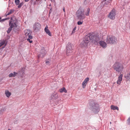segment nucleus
I'll return each instance as SVG.
<instances>
[{"label": "nucleus", "instance_id": "nucleus-1", "mask_svg": "<svg viewBox=\"0 0 130 130\" xmlns=\"http://www.w3.org/2000/svg\"><path fill=\"white\" fill-rule=\"evenodd\" d=\"M84 10L81 8H79L77 11L76 15L78 19L80 20H83L85 18Z\"/></svg>", "mask_w": 130, "mask_h": 130}, {"label": "nucleus", "instance_id": "nucleus-2", "mask_svg": "<svg viewBox=\"0 0 130 130\" xmlns=\"http://www.w3.org/2000/svg\"><path fill=\"white\" fill-rule=\"evenodd\" d=\"M17 24L18 21L17 20L15 19L13 20L12 17L11 18L9 21V25L12 27L15 31L18 30L19 29L18 27Z\"/></svg>", "mask_w": 130, "mask_h": 130}, {"label": "nucleus", "instance_id": "nucleus-3", "mask_svg": "<svg viewBox=\"0 0 130 130\" xmlns=\"http://www.w3.org/2000/svg\"><path fill=\"white\" fill-rule=\"evenodd\" d=\"M113 68L116 71L120 72L123 70V67L122 64L119 62H116L113 65Z\"/></svg>", "mask_w": 130, "mask_h": 130}, {"label": "nucleus", "instance_id": "nucleus-4", "mask_svg": "<svg viewBox=\"0 0 130 130\" xmlns=\"http://www.w3.org/2000/svg\"><path fill=\"white\" fill-rule=\"evenodd\" d=\"M24 33L25 36V38L27 39V40L30 43H31L32 41L30 40L32 38V37L31 36V32L29 30H26L24 31Z\"/></svg>", "mask_w": 130, "mask_h": 130}, {"label": "nucleus", "instance_id": "nucleus-5", "mask_svg": "<svg viewBox=\"0 0 130 130\" xmlns=\"http://www.w3.org/2000/svg\"><path fill=\"white\" fill-rule=\"evenodd\" d=\"M91 36H87L85 37V38L81 43V46L82 47H86L87 46L88 43L90 40V38L91 37Z\"/></svg>", "mask_w": 130, "mask_h": 130}, {"label": "nucleus", "instance_id": "nucleus-6", "mask_svg": "<svg viewBox=\"0 0 130 130\" xmlns=\"http://www.w3.org/2000/svg\"><path fill=\"white\" fill-rule=\"evenodd\" d=\"M66 54L68 55H70L72 54L73 52V49L72 48V45L70 43H68L66 47Z\"/></svg>", "mask_w": 130, "mask_h": 130}, {"label": "nucleus", "instance_id": "nucleus-7", "mask_svg": "<svg viewBox=\"0 0 130 130\" xmlns=\"http://www.w3.org/2000/svg\"><path fill=\"white\" fill-rule=\"evenodd\" d=\"M90 108L95 113H97L99 111V109L98 105L93 103L92 105H90Z\"/></svg>", "mask_w": 130, "mask_h": 130}, {"label": "nucleus", "instance_id": "nucleus-8", "mask_svg": "<svg viewBox=\"0 0 130 130\" xmlns=\"http://www.w3.org/2000/svg\"><path fill=\"white\" fill-rule=\"evenodd\" d=\"M116 38L113 36H111V37H108L107 38L106 41L108 43L111 44L116 42Z\"/></svg>", "mask_w": 130, "mask_h": 130}, {"label": "nucleus", "instance_id": "nucleus-9", "mask_svg": "<svg viewBox=\"0 0 130 130\" xmlns=\"http://www.w3.org/2000/svg\"><path fill=\"white\" fill-rule=\"evenodd\" d=\"M116 11L115 9H113L109 13L108 17L110 19L114 20L115 18Z\"/></svg>", "mask_w": 130, "mask_h": 130}, {"label": "nucleus", "instance_id": "nucleus-10", "mask_svg": "<svg viewBox=\"0 0 130 130\" xmlns=\"http://www.w3.org/2000/svg\"><path fill=\"white\" fill-rule=\"evenodd\" d=\"M41 24L39 23H35L33 26V30L35 32H37L39 31L41 29Z\"/></svg>", "mask_w": 130, "mask_h": 130}, {"label": "nucleus", "instance_id": "nucleus-11", "mask_svg": "<svg viewBox=\"0 0 130 130\" xmlns=\"http://www.w3.org/2000/svg\"><path fill=\"white\" fill-rule=\"evenodd\" d=\"M111 0H101V6L102 7L106 6L111 2Z\"/></svg>", "mask_w": 130, "mask_h": 130}, {"label": "nucleus", "instance_id": "nucleus-12", "mask_svg": "<svg viewBox=\"0 0 130 130\" xmlns=\"http://www.w3.org/2000/svg\"><path fill=\"white\" fill-rule=\"evenodd\" d=\"M89 36H91V37L90 38V40L92 41H95L97 42L100 40V38L99 37L96 35H94L93 36L92 35H90Z\"/></svg>", "mask_w": 130, "mask_h": 130}, {"label": "nucleus", "instance_id": "nucleus-13", "mask_svg": "<svg viewBox=\"0 0 130 130\" xmlns=\"http://www.w3.org/2000/svg\"><path fill=\"white\" fill-rule=\"evenodd\" d=\"M46 51L43 48V50L41 51L40 54L38 55V58H39L40 57H43L46 54Z\"/></svg>", "mask_w": 130, "mask_h": 130}, {"label": "nucleus", "instance_id": "nucleus-14", "mask_svg": "<svg viewBox=\"0 0 130 130\" xmlns=\"http://www.w3.org/2000/svg\"><path fill=\"white\" fill-rule=\"evenodd\" d=\"M51 97L52 99L54 101L56 100L58 98V94L57 92H54L52 95Z\"/></svg>", "mask_w": 130, "mask_h": 130}, {"label": "nucleus", "instance_id": "nucleus-15", "mask_svg": "<svg viewBox=\"0 0 130 130\" xmlns=\"http://www.w3.org/2000/svg\"><path fill=\"white\" fill-rule=\"evenodd\" d=\"M89 80V79L88 77H87L86 78L82 84L83 87L84 88L86 86L87 83L88 82Z\"/></svg>", "mask_w": 130, "mask_h": 130}, {"label": "nucleus", "instance_id": "nucleus-16", "mask_svg": "<svg viewBox=\"0 0 130 130\" xmlns=\"http://www.w3.org/2000/svg\"><path fill=\"white\" fill-rule=\"evenodd\" d=\"M123 75L121 74L118 77V80H117V83L118 84L120 85L121 83V82L122 80Z\"/></svg>", "mask_w": 130, "mask_h": 130}, {"label": "nucleus", "instance_id": "nucleus-17", "mask_svg": "<svg viewBox=\"0 0 130 130\" xmlns=\"http://www.w3.org/2000/svg\"><path fill=\"white\" fill-rule=\"evenodd\" d=\"M48 28L47 26H46L44 29V31L48 35L50 36H52L51 33L50 31L48 29Z\"/></svg>", "mask_w": 130, "mask_h": 130}, {"label": "nucleus", "instance_id": "nucleus-18", "mask_svg": "<svg viewBox=\"0 0 130 130\" xmlns=\"http://www.w3.org/2000/svg\"><path fill=\"white\" fill-rule=\"evenodd\" d=\"M100 45L103 48H105L106 46V44L103 41H101L99 43Z\"/></svg>", "mask_w": 130, "mask_h": 130}, {"label": "nucleus", "instance_id": "nucleus-19", "mask_svg": "<svg viewBox=\"0 0 130 130\" xmlns=\"http://www.w3.org/2000/svg\"><path fill=\"white\" fill-rule=\"evenodd\" d=\"M59 92L60 93H63V92H64L65 93H67V91L66 89L64 87H63L62 88L60 89H59Z\"/></svg>", "mask_w": 130, "mask_h": 130}, {"label": "nucleus", "instance_id": "nucleus-20", "mask_svg": "<svg viewBox=\"0 0 130 130\" xmlns=\"http://www.w3.org/2000/svg\"><path fill=\"white\" fill-rule=\"evenodd\" d=\"M5 93L6 96L7 97H9L11 95V93L9 92L8 90H6L5 92Z\"/></svg>", "mask_w": 130, "mask_h": 130}, {"label": "nucleus", "instance_id": "nucleus-21", "mask_svg": "<svg viewBox=\"0 0 130 130\" xmlns=\"http://www.w3.org/2000/svg\"><path fill=\"white\" fill-rule=\"evenodd\" d=\"M110 108L111 109L113 110H119V108L118 107L114 105H111L110 106Z\"/></svg>", "mask_w": 130, "mask_h": 130}, {"label": "nucleus", "instance_id": "nucleus-22", "mask_svg": "<svg viewBox=\"0 0 130 130\" xmlns=\"http://www.w3.org/2000/svg\"><path fill=\"white\" fill-rule=\"evenodd\" d=\"M125 77L128 80L130 81V73H128Z\"/></svg>", "mask_w": 130, "mask_h": 130}, {"label": "nucleus", "instance_id": "nucleus-23", "mask_svg": "<svg viewBox=\"0 0 130 130\" xmlns=\"http://www.w3.org/2000/svg\"><path fill=\"white\" fill-rule=\"evenodd\" d=\"M14 11V9L10 10V11L7 14H6V16H7L8 15L12 13Z\"/></svg>", "mask_w": 130, "mask_h": 130}, {"label": "nucleus", "instance_id": "nucleus-24", "mask_svg": "<svg viewBox=\"0 0 130 130\" xmlns=\"http://www.w3.org/2000/svg\"><path fill=\"white\" fill-rule=\"evenodd\" d=\"M90 11V9L89 8H88L87 9L86 12L85 13V14L86 16H88L89 15V13Z\"/></svg>", "mask_w": 130, "mask_h": 130}, {"label": "nucleus", "instance_id": "nucleus-25", "mask_svg": "<svg viewBox=\"0 0 130 130\" xmlns=\"http://www.w3.org/2000/svg\"><path fill=\"white\" fill-rule=\"evenodd\" d=\"M9 27L8 28V29L7 31V32L8 34L12 30V29L13 28L12 27H11L10 26H9Z\"/></svg>", "mask_w": 130, "mask_h": 130}, {"label": "nucleus", "instance_id": "nucleus-26", "mask_svg": "<svg viewBox=\"0 0 130 130\" xmlns=\"http://www.w3.org/2000/svg\"><path fill=\"white\" fill-rule=\"evenodd\" d=\"M24 68H23L22 69L21 71H20V74H22L23 75L24 74Z\"/></svg>", "mask_w": 130, "mask_h": 130}, {"label": "nucleus", "instance_id": "nucleus-27", "mask_svg": "<svg viewBox=\"0 0 130 130\" xmlns=\"http://www.w3.org/2000/svg\"><path fill=\"white\" fill-rule=\"evenodd\" d=\"M50 60H46L45 63L46 65H49L50 64Z\"/></svg>", "mask_w": 130, "mask_h": 130}, {"label": "nucleus", "instance_id": "nucleus-28", "mask_svg": "<svg viewBox=\"0 0 130 130\" xmlns=\"http://www.w3.org/2000/svg\"><path fill=\"white\" fill-rule=\"evenodd\" d=\"M20 0H15V4L16 5H19L20 3Z\"/></svg>", "mask_w": 130, "mask_h": 130}, {"label": "nucleus", "instance_id": "nucleus-29", "mask_svg": "<svg viewBox=\"0 0 130 130\" xmlns=\"http://www.w3.org/2000/svg\"><path fill=\"white\" fill-rule=\"evenodd\" d=\"M5 41L4 40H3L2 41L0 42V47L2 45H4L5 43Z\"/></svg>", "mask_w": 130, "mask_h": 130}, {"label": "nucleus", "instance_id": "nucleus-30", "mask_svg": "<svg viewBox=\"0 0 130 130\" xmlns=\"http://www.w3.org/2000/svg\"><path fill=\"white\" fill-rule=\"evenodd\" d=\"M23 5V2H22L20 4H19V5L18 6V8H20Z\"/></svg>", "mask_w": 130, "mask_h": 130}, {"label": "nucleus", "instance_id": "nucleus-31", "mask_svg": "<svg viewBox=\"0 0 130 130\" xmlns=\"http://www.w3.org/2000/svg\"><path fill=\"white\" fill-rule=\"evenodd\" d=\"M83 23V21H81L80 20V21L78 22L77 23V24L78 25H80L82 24Z\"/></svg>", "mask_w": 130, "mask_h": 130}, {"label": "nucleus", "instance_id": "nucleus-32", "mask_svg": "<svg viewBox=\"0 0 130 130\" xmlns=\"http://www.w3.org/2000/svg\"><path fill=\"white\" fill-rule=\"evenodd\" d=\"M127 122V123L128 124H130V117L128 119Z\"/></svg>", "mask_w": 130, "mask_h": 130}, {"label": "nucleus", "instance_id": "nucleus-33", "mask_svg": "<svg viewBox=\"0 0 130 130\" xmlns=\"http://www.w3.org/2000/svg\"><path fill=\"white\" fill-rule=\"evenodd\" d=\"M9 76L10 77H14V76H13V73H11L9 74Z\"/></svg>", "mask_w": 130, "mask_h": 130}, {"label": "nucleus", "instance_id": "nucleus-34", "mask_svg": "<svg viewBox=\"0 0 130 130\" xmlns=\"http://www.w3.org/2000/svg\"><path fill=\"white\" fill-rule=\"evenodd\" d=\"M76 27H75L73 29L72 31V34H73V33H74L75 32V30H76Z\"/></svg>", "mask_w": 130, "mask_h": 130}, {"label": "nucleus", "instance_id": "nucleus-35", "mask_svg": "<svg viewBox=\"0 0 130 130\" xmlns=\"http://www.w3.org/2000/svg\"><path fill=\"white\" fill-rule=\"evenodd\" d=\"M13 74V76H14V77L16 76L18 74L17 73L15 72H14Z\"/></svg>", "mask_w": 130, "mask_h": 130}, {"label": "nucleus", "instance_id": "nucleus-36", "mask_svg": "<svg viewBox=\"0 0 130 130\" xmlns=\"http://www.w3.org/2000/svg\"><path fill=\"white\" fill-rule=\"evenodd\" d=\"M6 19H5V18L4 19H3L0 20V22H3L4 21H5V20H6Z\"/></svg>", "mask_w": 130, "mask_h": 130}, {"label": "nucleus", "instance_id": "nucleus-37", "mask_svg": "<svg viewBox=\"0 0 130 130\" xmlns=\"http://www.w3.org/2000/svg\"><path fill=\"white\" fill-rule=\"evenodd\" d=\"M63 11H64V12H65V9L64 7L63 8Z\"/></svg>", "mask_w": 130, "mask_h": 130}, {"label": "nucleus", "instance_id": "nucleus-38", "mask_svg": "<svg viewBox=\"0 0 130 130\" xmlns=\"http://www.w3.org/2000/svg\"><path fill=\"white\" fill-rule=\"evenodd\" d=\"M29 0H24V1L25 2H27L29 1Z\"/></svg>", "mask_w": 130, "mask_h": 130}, {"label": "nucleus", "instance_id": "nucleus-39", "mask_svg": "<svg viewBox=\"0 0 130 130\" xmlns=\"http://www.w3.org/2000/svg\"><path fill=\"white\" fill-rule=\"evenodd\" d=\"M5 19H6V20H7L9 19V18H5Z\"/></svg>", "mask_w": 130, "mask_h": 130}, {"label": "nucleus", "instance_id": "nucleus-40", "mask_svg": "<svg viewBox=\"0 0 130 130\" xmlns=\"http://www.w3.org/2000/svg\"><path fill=\"white\" fill-rule=\"evenodd\" d=\"M4 109H2V110H1V111H4Z\"/></svg>", "mask_w": 130, "mask_h": 130}, {"label": "nucleus", "instance_id": "nucleus-41", "mask_svg": "<svg viewBox=\"0 0 130 130\" xmlns=\"http://www.w3.org/2000/svg\"><path fill=\"white\" fill-rule=\"evenodd\" d=\"M8 130H11L10 129H8Z\"/></svg>", "mask_w": 130, "mask_h": 130}, {"label": "nucleus", "instance_id": "nucleus-42", "mask_svg": "<svg viewBox=\"0 0 130 130\" xmlns=\"http://www.w3.org/2000/svg\"><path fill=\"white\" fill-rule=\"evenodd\" d=\"M110 124H111V122H110Z\"/></svg>", "mask_w": 130, "mask_h": 130}, {"label": "nucleus", "instance_id": "nucleus-43", "mask_svg": "<svg viewBox=\"0 0 130 130\" xmlns=\"http://www.w3.org/2000/svg\"><path fill=\"white\" fill-rule=\"evenodd\" d=\"M1 18L0 17V20L1 19Z\"/></svg>", "mask_w": 130, "mask_h": 130}, {"label": "nucleus", "instance_id": "nucleus-44", "mask_svg": "<svg viewBox=\"0 0 130 130\" xmlns=\"http://www.w3.org/2000/svg\"><path fill=\"white\" fill-rule=\"evenodd\" d=\"M1 114V112H0V114Z\"/></svg>", "mask_w": 130, "mask_h": 130}]
</instances>
